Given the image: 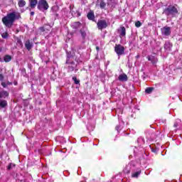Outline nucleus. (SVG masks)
<instances>
[{
  "label": "nucleus",
  "instance_id": "nucleus-16",
  "mask_svg": "<svg viewBox=\"0 0 182 182\" xmlns=\"http://www.w3.org/2000/svg\"><path fill=\"white\" fill-rule=\"evenodd\" d=\"M4 60L6 63L11 62V60H12V57H11V55H6L4 56Z\"/></svg>",
  "mask_w": 182,
  "mask_h": 182
},
{
  "label": "nucleus",
  "instance_id": "nucleus-17",
  "mask_svg": "<svg viewBox=\"0 0 182 182\" xmlns=\"http://www.w3.org/2000/svg\"><path fill=\"white\" fill-rule=\"evenodd\" d=\"M80 33L82 39H86L87 34H86V31H85L84 28L80 30Z\"/></svg>",
  "mask_w": 182,
  "mask_h": 182
},
{
  "label": "nucleus",
  "instance_id": "nucleus-38",
  "mask_svg": "<svg viewBox=\"0 0 182 182\" xmlns=\"http://www.w3.org/2000/svg\"><path fill=\"white\" fill-rule=\"evenodd\" d=\"M66 63H69V62L67 61Z\"/></svg>",
  "mask_w": 182,
  "mask_h": 182
},
{
  "label": "nucleus",
  "instance_id": "nucleus-18",
  "mask_svg": "<svg viewBox=\"0 0 182 182\" xmlns=\"http://www.w3.org/2000/svg\"><path fill=\"white\" fill-rule=\"evenodd\" d=\"M120 36H126V28L121 27Z\"/></svg>",
  "mask_w": 182,
  "mask_h": 182
},
{
  "label": "nucleus",
  "instance_id": "nucleus-31",
  "mask_svg": "<svg viewBox=\"0 0 182 182\" xmlns=\"http://www.w3.org/2000/svg\"><path fill=\"white\" fill-rule=\"evenodd\" d=\"M173 126H174V127H177V126H178V124H177V123H175Z\"/></svg>",
  "mask_w": 182,
  "mask_h": 182
},
{
  "label": "nucleus",
  "instance_id": "nucleus-23",
  "mask_svg": "<svg viewBox=\"0 0 182 182\" xmlns=\"http://www.w3.org/2000/svg\"><path fill=\"white\" fill-rule=\"evenodd\" d=\"M73 80L75 82V85H79L80 80H77L76 77H73Z\"/></svg>",
  "mask_w": 182,
  "mask_h": 182
},
{
  "label": "nucleus",
  "instance_id": "nucleus-28",
  "mask_svg": "<svg viewBox=\"0 0 182 182\" xmlns=\"http://www.w3.org/2000/svg\"><path fill=\"white\" fill-rule=\"evenodd\" d=\"M17 43H19L20 45H22V41H21V39H18L17 41Z\"/></svg>",
  "mask_w": 182,
  "mask_h": 182
},
{
  "label": "nucleus",
  "instance_id": "nucleus-2",
  "mask_svg": "<svg viewBox=\"0 0 182 182\" xmlns=\"http://www.w3.org/2000/svg\"><path fill=\"white\" fill-rule=\"evenodd\" d=\"M49 9V4L46 0H39L38 4V9L40 11H47Z\"/></svg>",
  "mask_w": 182,
  "mask_h": 182
},
{
  "label": "nucleus",
  "instance_id": "nucleus-11",
  "mask_svg": "<svg viewBox=\"0 0 182 182\" xmlns=\"http://www.w3.org/2000/svg\"><path fill=\"white\" fill-rule=\"evenodd\" d=\"M6 106H8L6 100H0V109H4V107H6Z\"/></svg>",
  "mask_w": 182,
  "mask_h": 182
},
{
  "label": "nucleus",
  "instance_id": "nucleus-21",
  "mask_svg": "<svg viewBox=\"0 0 182 182\" xmlns=\"http://www.w3.org/2000/svg\"><path fill=\"white\" fill-rule=\"evenodd\" d=\"M140 173H141V171H136L132 174V177L137 178L139 176H140Z\"/></svg>",
  "mask_w": 182,
  "mask_h": 182
},
{
  "label": "nucleus",
  "instance_id": "nucleus-19",
  "mask_svg": "<svg viewBox=\"0 0 182 182\" xmlns=\"http://www.w3.org/2000/svg\"><path fill=\"white\" fill-rule=\"evenodd\" d=\"M154 90V87H147L145 90L146 93H147L148 95H150V93H151V92H153Z\"/></svg>",
  "mask_w": 182,
  "mask_h": 182
},
{
  "label": "nucleus",
  "instance_id": "nucleus-3",
  "mask_svg": "<svg viewBox=\"0 0 182 182\" xmlns=\"http://www.w3.org/2000/svg\"><path fill=\"white\" fill-rule=\"evenodd\" d=\"M178 11H177V9L174 6H170L164 10V14L166 15H168V16H174L176 14H178Z\"/></svg>",
  "mask_w": 182,
  "mask_h": 182
},
{
  "label": "nucleus",
  "instance_id": "nucleus-29",
  "mask_svg": "<svg viewBox=\"0 0 182 182\" xmlns=\"http://www.w3.org/2000/svg\"><path fill=\"white\" fill-rule=\"evenodd\" d=\"M1 85L3 86V87H6V84H5V82H2Z\"/></svg>",
  "mask_w": 182,
  "mask_h": 182
},
{
  "label": "nucleus",
  "instance_id": "nucleus-15",
  "mask_svg": "<svg viewBox=\"0 0 182 182\" xmlns=\"http://www.w3.org/2000/svg\"><path fill=\"white\" fill-rule=\"evenodd\" d=\"M18 5L19 8H23V6H25V5H26V1H25V0H19Z\"/></svg>",
  "mask_w": 182,
  "mask_h": 182
},
{
  "label": "nucleus",
  "instance_id": "nucleus-24",
  "mask_svg": "<svg viewBox=\"0 0 182 182\" xmlns=\"http://www.w3.org/2000/svg\"><path fill=\"white\" fill-rule=\"evenodd\" d=\"M135 26H136V28H140V26H141V22H140V21H136V22L135 23Z\"/></svg>",
  "mask_w": 182,
  "mask_h": 182
},
{
  "label": "nucleus",
  "instance_id": "nucleus-25",
  "mask_svg": "<svg viewBox=\"0 0 182 182\" xmlns=\"http://www.w3.org/2000/svg\"><path fill=\"white\" fill-rule=\"evenodd\" d=\"M12 167H15V164H10L7 166V168H8V170H11V168H12Z\"/></svg>",
  "mask_w": 182,
  "mask_h": 182
},
{
  "label": "nucleus",
  "instance_id": "nucleus-36",
  "mask_svg": "<svg viewBox=\"0 0 182 182\" xmlns=\"http://www.w3.org/2000/svg\"><path fill=\"white\" fill-rule=\"evenodd\" d=\"M0 62H2V58L0 57Z\"/></svg>",
  "mask_w": 182,
  "mask_h": 182
},
{
  "label": "nucleus",
  "instance_id": "nucleus-14",
  "mask_svg": "<svg viewBox=\"0 0 182 182\" xmlns=\"http://www.w3.org/2000/svg\"><path fill=\"white\" fill-rule=\"evenodd\" d=\"M82 26V23H80V22H75L74 23H73V28L74 29H79V28H80Z\"/></svg>",
  "mask_w": 182,
  "mask_h": 182
},
{
  "label": "nucleus",
  "instance_id": "nucleus-9",
  "mask_svg": "<svg viewBox=\"0 0 182 182\" xmlns=\"http://www.w3.org/2000/svg\"><path fill=\"white\" fill-rule=\"evenodd\" d=\"M29 3L31 8L34 9V8L36 7V5H38V0H29Z\"/></svg>",
  "mask_w": 182,
  "mask_h": 182
},
{
  "label": "nucleus",
  "instance_id": "nucleus-22",
  "mask_svg": "<svg viewBox=\"0 0 182 182\" xmlns=\"http://www.w3.org/2000/svg\"><path fill=\"white\" fill-rule=\"evenodd\" d=\"M1 36L4 39H6L9 36V34H8V32H5L1 34Z\"/></svg>",
  "mask_w": 182,
  "mask_h": 182
},
{
  "label": "nucleus",
  "instance_id": "nucleus-20",
  "mask_svg": "<svg viewBox=\"0 0 182 182\" xmlns=\"http://www.w3.org/2000/svg\"><path fill=\"white\" fill-rule=\"evenodd\" d=\"M100 7L101 8V9H104V8L106 7V3H105V1H101L100 3Z\"/></svg>",
  "mask_w": 182,
  "mask_h": 182
},
{
  "label": "nucleus",
  "instance_id": "nucleus-32",
  "mask_svg": "<svg viewBox=\"0 0 182 182\" xmlns=\"http://www.w3.org/2000/svg\"><path fill=\"white\" fill-rule=\"evenodd\" d=\"M40 29H41V31H42V32H43L45 30L43 29V28H40Z\"/></svg>",
  "mask_w": 182,
  "mask_h": 182
},
{
  "label": "nucleus",
  "instance_id": "nucleus-35",
  "mask_svg": "<svg viewBox=\"0 0 182 182\" xmlns=\"http://www.w3.org/2000/svg\"><path fill=\"white\" fill-rule=\"evenodd\" d=\"M96 50H100L99 46H97V47H96Z\"/></svg>",
  "mask_w": 182,
  "mask_h": 182
},
{
  "label": "nucleus",
  "instance_id": "nucleus-6",
  "mask_svg": "<svg viewBox=\"0 0 182 182\" xmlns=\"http://www.w3.org/2000/svg\"><path fill=\"white\" fill-rule=\"evenodd\" d=\"M161 33L162 35H164L165 36H168L170 33H171V31L170 27L165 26L161 28Z\"/></svg>",
  "mask_w": 182,
  "mask_h": 182
},
{
  "label": "nucleus",
  "instance_id": "nucleus-7",
  "mask_svg": "<svg viewBox=\"0 0 182 182\" xmlns=\"http://www.w3.org/2000/svg\"><path fill=\"white\" fill-rule=\"evenodd\" d=\"M25 46H26L27 50H31L32 49V47L33 46V43H31L29 40H27L25 42Z\"/></svg>",
  "mask_w": 182,
  "mask_h": 182
},
{
  "label": "nucleus",
  "instance_id": "nucleus-5",
  "mask_svg": "<svg viewBox=\"0 0 182 182\" xmlns=\"http://www.w3.org/2000/svg\"><path fill=\"white\" fill-rule=\"evenodd\" d=\"M97 26L98 29H105V28H107V23L105 20H100L97 22Z\"/></svg>",
  "mask_w": 182,
  "mask_h": 182
},
{
  "label": "nucleus",
  "instance_id": "nucleus-13",
  "mask_svg": "<svg viewBox=\"0 0 182 182\" xmlns=\"http://www.w3.org/2000/svg\"><path fill=\"white\" fill-rule=\"evenodd\" d=\"M9 96V93L6 91H2L0 92V99H2V97H8Z\"/></svg>",
  "mask_w": 182,
  "mask_h": 182
},
{
  "label": "nucleus",
  "instance_id": "nucleus-30",
  "mask_svg": "<svg viewBox=\"0 0 182 182\" xmlns=\"http://www.w3.org/2000/svg\"><path fill=\"white\" fill-rule=\"evenodd\" d=\"M31 16H33V15H35V12L31 11Z\"/></svg>",
  "mask_w": 182,
  "mask_h": 182
},
{
  "label": "nucleus",
  "instance_id": "nucleus-12",
  "mask_svg": "<svg viewBox=\"0 0 182 182\" xmlns=\"http://www.w3.org/2000/svg\"><path fill=\"white\" fill-rule=\"evenodd\" d=\"M87 16L90 21H93L95 19V13H93V11H90Z\"/></svg>",
  "mask_w": 182,
  "mask_h": 182
},
{
  "label": "nucleus",
  "instance_id": "nucleus-27",
  "mask_svg": "<svg viewBox=\"0 0 182 182\" xmlns=\"http://www.w3.org/2000/svg\"><path fill=\"white\" fill-rule=\"evenodd\" d=\"M0 80H4V75L0 74Z\"/></svg>",
  "mask_w": 182,
  "mask_h": 182
},
{
  "label": "nucleus",
  "instance_id": "nucleus-10",
  "mask_svg": "<svg viewBox=\"0 0 182 182\" xmlns=\"http://www.w3.org/2000/svg\"><path fill=\"white\" fill-rule=\"evenodd\" d=\"M76 68V64L75 63H71L68 65V72H73L75 70V68Z\"/></svg>",
  "mask_w": 182,
  "mask_h": 182
},
{
  "label": "nucleus",
  "instance_id": "nucleus-8",
  "mask_svg": "<svg viewBox=\"0 0 182 182\" xmlns=\"http://www.w3.org/2000/svg\"><path fill=\"white\" fill-rule=\"evenodd\" d=\"M118 79L120 82H127L128 77L126 74H121L119 75Z\"/></svg>",
  "mask_w": 182,
  "mask_h": 182
},
{
  "label": "nucleus",
  "instance_id": "nucleus-4",
  "mask_svg": "<svg viewBox=\"0 0 182 182\" xmlns=\"http://www.w3.org/2000/svg\"><path fill=\"white\" fill-rule=\"evenodd\" d=\"M114 50H115L117 55H118V56H121V55L124 54V47H123V46H122L120 44L115 45Z\"/></svg>",
  "mask_w": 182,
  "mask_h": 182
},
{
  "label": "nucleus",
  "instance_id": "nucleus-37",
  "mask_svg": "<svg viewBox=\"0 0 182 182\" xmlns=\"http://www.w3.org/2000/svg\"><path fill=\"white\" fill-rule=\"evenodd\" d=\"M116 129H117V130H119V127H117Z\"/></svg>",
  "mask_w": 182,
  "mask_h": 182
},
{
  "label": "nucleus",
  "instance_id": "nucleus-26",
  "mask_svg": "<svg viewBox=\"0 0 182 182\" xmlns=\"http://www.w3.org/2000/svg\"><path fill=\"white\" fill-rule=\"evenodd\" d=\"M168 45H170V43H166L164 45V48L165 49H167V46H168Z\"/></svg>",
  "mask_w": 182,
  "mask_h": 182
},
{
  "label": "nucleus",
  "instance_id": "nucleus-33",
  "mask_svg": "<svg viewBox=\"0 0 182 182\" xmlns=\"http://www.w3.org/2000/svg\"><path fill=\"white\" fill-rule=\"evenodd\" d=\"M152 151H153L154 153H156V152L157 151V150H156V149H152Z\"/></svg>",
  "mask_w": 182,
  "mask_h": 182
},
{
  "label": "nucleus",
  "instance_id": "nucleus-1",
  "mask_svg": "<svg viewBox=\"0 0 182 182\" xmlns=\"http://www.w3.org/2000/svg\"><path fill=\"white\" fill-rule=\"evenodd\" d=\"M20 18L21 14L16 11H13L7 14V15L2 18V22L6 28H12L14 22H15L16 19H20Z\"/></svg>",
  "mask_w": 182,
  "mask_h": 182
},
{
  "label": "nucleus",
  "instance_id": "nucleus-34",
  "mask_svg": "<svg viewBox=\"0 0 182 182\" xmlns=\"http://www.w3.org/2000/svg\"><path fill=\"white\" fill-rule=\"evenodd\" d=\"M148 60H151V57H148Z\"/></svg>",
  "mask_w": 182,
  "mask_h": 182
}]
</instances>
